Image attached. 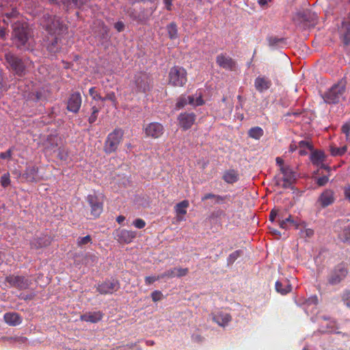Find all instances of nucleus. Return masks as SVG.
I'll use <instances>...</instances> for the list:
<instances>
[{"mask_svg": "<svg viewBox=\"0 0 350 350\" xmlns=\"http://www.w3.org/2000/svg\"><path fill=\"white\" fill-rule=\"evenodd\" d=\"M5 59L8 66L18 76H22L25 72V65L21 58L12 53L5 55Z\"/></svg>", "mask_w": 350, "mask_h": 350, "instance_id": "7", "label": "nucleus"}, {"mask_svg": "<svg viewBox=\"0 0 350 350\" xmlns=\"http://www.w3.org/2000/svg\"><path fill=\"white\" fill-rule=\"evenodd\" d=\"M87 202L90 207V219H96L103 212V204L100 202L96 195H88Z\"/></svg>", "mask_w": 350, "mask_h": 350, "instance_id": "9", "label": "nucleus"}, {"mask_svg": "<svg viewBox=\"0 0 350 350\" xmlns=\"http://www.w3.org/2000/svg\"><path fill=\"white\" fill-rule=\"evenodd\" d=\"M39 169L36 165H29L25 168L24 173L22 175L27 182L29 183H38L42 177L39 175Z\"/></svg>", "mask_w": 350, "mask_h": 350, "instance_id": "16", "label": "nucleus"}, {"mask_svg": "<svg viewBox=\"0 0 350 350\" xmlns=\"http://www.w3.org/2000/svg\"><path fill=\"white\" fill-rule=\"evenodd\" d=\"M136 235V232L126 229H118L114 233L115 238L120 243H130Z\"/></svg>", "mask_w": 350, "mask_h": 350, "instance_id": "14", "label": "nucleus"}, {"mask_svg": "<svg viewBox=\"0 0 350 350\" xmlns=\"http://www.w3.org/2000/svg\"><path fill=\"white\" fill-rule=\"evenodd\" d=\"M82 99L80 93L72 94L67 102V109L72 113H77L81 106Z\"/></svg>", "mask_w": 350, "mask_h": 350, "instance_id": "19", "label": "nucleus"}, {"mask_svg": "<svg viewBox=\"0 0 350 350\" xmlns=\"http://www.w3.org/2000/svg\"><path fill=\"white\" fill-rule=\"evenodd\" d=\"M90 260L92 263H96L98 260V257L94 254H87L86 255V260Z\"/></svg>", "mask_w": 350, "mask_h": 350, "instance_id": "63", "label": "nucleus"}, {"mask_svg": "<svg viewBox=\"0 0 350 350\" xmlns=\"http://www.w3.org/2000/svg\"><path fill=\"white\" fill-rule=\"evenodd\" d=\"M241 250H236L233 252L228 257V263L232 264L239 256H241Z\"/></svg>", "mask_w": 350, "mask_h": 350, "instance_id": "45", "label": "nucleus"}, {"mask_svg": "<svg viewBox=\"0 0 350 350\" xmlns=\"http://www.w3.org/2000/svg\"><path fill=\"white\" fill-rule=\"evenodd\" d=\"M174 269H176V277L178 278L185 276L189 273L187 268L174 267Z\"/></svg>", "mask_w": 350, "mask_h": 350, "instance_id": "51", "label": "nucleus"}, {"mask_svg": "<svg viewBox=\"0 0 350 350\" xmlns=\"http://www.w3.org/2000/svg\"><path fill=\"white\" fill-rule=\"evenodd\" d=\"M144 131L148 137L157 139L163 135L164 127L161 123L151 122L145 127Z\"/></svg>", "mask_w": 350, "mask_h": 350, "instance_id": "15", "label": "nucleus"}, {"mask_svg": "<svg viewBox=\"0 0 350 350\" xmlns=\"http://www.w3.org/2000/svg\"><path fill=\"white\" fill-rule=\"evenodd\" d=\"M227 198H228L227 196H221L216 195V194H214L212 193H208L205 194L202 198V201L204 202L208 199H213V200H215V204H219L224 203Z\"/></svg>", "mask_w": 350, "mask_h": 350, "instance_id": "35", "label": "nucleus"}, {"mask_svg": "<svg viewBox=\"0 0 350 350\" xmlns=\"http://www.w3.org/2000/svg\"><path fill=\"white\" fill-rule=\"evenodd\" d=\"M334 192L332 189L325 190L320 196L319 201L323 207H326L334 203Z\"/></svg>", "mask_w": 350, "mask_h": 350, "instance_id": "20", "label": "nucleus"}, {"mask_svg": "<svg viewBox=\"0 0 350 350\" xmlns=\"http://www.w3.org/2000/svg\"><path fill=\"white\" fill-rule=\"evenodd\" d=\"M293 20L296 25L300 26L303 29H306V15L304 11H299L295 14Z\"/></svg>", "mask_w": 350, "mask_h": 350, "instance_id": "31", "label": "nucleus"}, {"mask_svg": "<svg viewBox=\"0 0 350 350\" xmlns=\"http://www.w3.org/2000/svg\"><path fill=\"white\" fill-rule=\"evenodd\" d=\"M319 171L320 169H318L317 171H314L311 178L314 181L315 184L318 187H323L329 182V175H322L319 176H318Z\"/></svg>", "mask_w": 350, "mask_h": 350, "instance_id": "30", "label": "nucleus"}, {"mask_svg": "<svg viewBox=\"0 0 350 350\" xmlns=\"http://www.w3.org/2000/svg\"><path fill=\"white\" fill-rule=\"evenodd\" d=\"M98 112H99V110L96 107H95V106L92 107V113L88 118V122L90 124H93L94 122H96Z\"/></svg>", "mask_w": 350, "mask_h": 350, "instance_id": "49", "label": "nucleus"}, {"mask_svg": "<svg viewBox=\"0 0 350 350\" xmlns=\"http://www.w3.org/2000/svg\"><path fill=\"white\" fill-rule=\"evenodd\" d=\"M281 173L283 176L276 181V184L282 188L287 189L291 187L295 180V174L291 167H282Z\"/></svg>", "mask_w": 350, "mask_h": 350, "instance_id": "10", "label": "nucleus"}, {"mask_svg": "<svg viewBox=\"0 0 350 350\" xmlns=\"http://www.w3.org/2000/svg\"><path fill=\"white\" fill-rule=\"evenodd\" d=\"M341 239L343 242H350V224L343 229Z\"/></svg>", "mask_w": 350, "mask_h": 350, "instance_id": "47", "label": "nucleus"}, {"mask_svg": "<svg viewBox=\"0 0 350 350\" xmlns=\"http://www.w3.org/2000/svg\"><path fill=\"white\" fill-rule=\"evenodd\" d=\"M161 280V278H159V275L157 276H146L145 278V282L146 284L150 285L154 282L157 280Z\"/></svg>", "mask_w": 350, "mask_h": 350, "instance_id": "55", "label": "nucleus"}, {"mask_svg": "<svg viewBox=\"0 0 350 350\" xmlns=\"http://www.w3.org/2000/svg\"><path fill=\"white\" fill-rule=\"evenodd\" d=\"M189 206V202L187 200H184L176 204L174 206V211L176 214L178 221L184 220L183 216L187 214V208Z\"/></svg>", "mask_w": 350, "mask_h": 350, "instance_id": "24", "label": "nucleus"}, {"mask_svg": "<svg viewBox=\"0 0 350 350\" xmlns=\"http://www.w3.org/2000/svg\"><path fill=\"white\" fill-rule=\"evenodd\" d=\"M187 100L188 104L194 107L201 106L204 104L201 92H196L195 95L188 96Z\"/></svg>", "mask_w": 350, "mask_h": 350, "instance_id": "32", "label": "nucleus"}, {"mask_svg": "<svg viewBox=\"0 0 350 350\" xmlns=\"http://www.w3.org/2000/svg\"><path fill=\"white\" fill-rule=\"evenodd\" d=\"M345 198L350 202V185H346L343 187Z\"/></svg>", "mask_w": 350, "mask_h": 350, "instance_id": "57", "label": "nucleus"}, {"mask_svg": "<svg viewBox=\"0 0 350 350\" xmlns=\"http://www.w3.org/2000/svg\"><path fill=\"white\" fill-rule=\"evenodd\" d=\"M308 149L312 150L310 156V159L314 165L319 167V169H325L329 172V167L324 164L325 159V154L323 150H313L312 146L308 141Z\"/></svg>", "mask_w": 350, "mask_h": 350, "instance_id": "8", "label": "nucleus"}, {"mask_svg": "<svg viewBox=\"0 0 350 350\" xmlns=\"http://www.w3.org/2000/svg\"><path fill=\"white\" fill-rule=\"evenodd\" d=\"M341 38L345 45H350V22L343 23Z\"/></svg>", "mask_w": 350, "mask_h": 350, "instance_id": "33", "label": "nucleus"}, {"mask_svg": "<svg viewBox=\"0 0 350 350\" xmlns=\"http://www.w3.org/2000/svg\"><path fill=\"white\" fill-rule=\"evenodd\" d=\"M92 237L90 235H86L85 237H79L77 239V245L78 247H83V246L92 243Z\"/></svg>", "mask_w": 350, "mask_h": 350, "instance_id": "40", "label": "nucleus"}, {"mask_svg": "<svg viewBox=\"0 0 350 350\" xmlns=\"http://www.w3.org/2000/svg\"><path fill=\"white\" fill-rule=\"evenodd\" d=\"M275 286L276 291L282 295H286L290 293L292 290L291 284H290L289 280L287 279L278 280L275 282Z\"/></svg>", "mask_w": 350, "mask_h": 350, "instance_id": "25", "label": "nucleus"}, {"mask_svg": "<svg viewBox=\"0 0 350 350\" xmlns=\"http://www.w3.org/2000/svg\"><path fill=\"white\" fill-rule=\"evenodd\" d=\"M10 176L9 172L3 174L0 178V184L3 188L8 187L10 185Z\"/></svg>", "mask_w": 350, "mask_h": 350, "instance_id": "43", "label": "nucleus"}, {"mask_svg": "<svg viewBox=\"0 0 350 350\" xmlns=\"http://www.w3.org/2000/svg\"><path fill=\"white\" fill-rule=\"evenodd\" d=\"M216 63L221 68L226 70H234L236 68V62L230 56L220 53L216 57Z\"/></svg>", "mask_w": 350, "mask_h": 350, "instance_id": "13", "label": "nucleus"}, {"mask_svg": "<svg viewBox=\"0 0 350 350\" xmlns=\"http://www.w3.org/2000/svg\"><path fill=\"white\" fill-rule=\"evenodd\" d=\"M103 99H104V101L105 100H110L112 102L113 106L116 107L117 105V99L116 96V94L113 92H107L105 95V96L103 97Z\"/></svg>", "mask_w": 350, "mask_h": 350, "instance_id": "46", "label": "nucleus"}, {"mask_svg": "<svg viewBox=\"0 0 350 350\" xmlns=\"http://www.w3.org/2000/svg\"><path fill=\"white\" fill-rule=\"evenodd\" d=\"M279 215H282L281 213H279V211L273 209L271 211L269 214V220L273 222L275 221L276 217H278V218L279 219Z\"/></svg>", "mask_w": 350, "mask_h": 350, "instance_id": "56", "label": "nucleus"}, {"mask_svg": "<svg viewBox=\"0 0 350 350\" xmlns=\"http://www.w3.org/2000/svg\"><path fill=\"white\" fill-rule=\"evenodd\" d=\"M299 148H300V149L299 150V154L302 155V156L306 155V151L305 150L304 146L306 145V142L304 140H302L299 142Z\"/></svg>", "mask_w": 350, "mask_h": 350, "instance_id": "59", "label": "nucleus"}, {"mask_svg": "<svg viewBox=\"0 0 350 350\" xmlns=\"http://www.w3.org/2000/svg\"><path fill=\"white\" fill-rule=\"evenodd\" d=\"M346 79L345 78L340 79L323 93V99L327 104L338 103L346 92Z\"/></svg>", "mask_w": 350, "mask_h": 350, "instance_id": "3", "label": "nucleus"}, {"mask_svg": "<svg viewBox=\"0 0 350 350\" xmlns=\"http://www.w3.org/2000/svg\"><path fill=\"white\" fill-rule=\"evenodd\" d=\"M168 37L170 40H175L178 38V27L176 23L172 22L166 26Z\"/></svg>", "mask_w": 350, "mask_h": 350, "instance_id": "36", "label": "nucleus"}, {"mask_svg": "<svg viewBox=\"0 0 350 350\" xmlns=\"http://www.w3.org/2000/svg\"><path fill=\"white\" fill-rule=\"evenodd\" d=\"M196 115L194 113H182L178 117L179 124L183 130L190 129L194 124L196 120Z\"/></svg>", "mask_w": 350, "mask_h": 350, "instance_id": "18", "label": "nucleus"}, {"mask_svg": "<svg viewBox=\"0 0 350 350\" xmlns=\"http://www.w3.org/2000/svg\"><path fill=\"white\" fill-rule=\"evenodd\" d=\"M342 132L345 134L346 137L348 138L350 132V122H345L341 128Z\"/></svg>", "mask_w": 350, "mask_h": 350, "instance_id": "54", "label": "nucleus"}, {"mask_svg": "<svg viewBox=\"0 0 350 350\" xmlns=\"http://www.w3.org/2000/svg\"><path fill=\"white\" fill-rule=\"evenodd\" d=\"M222 178L226 183L233 184L238 181L239 175L237 170L230 169L224 172Z\"/></svg>", "mask_w": 350, "mask_h": 350, "instance_id": "28", "label": "nucleus"}, {"mask_svg": "<svg viewBox=\"0 0 350 350\" xmlns=\"http://www.w3.org/2000/svg\"><path fill=\"white\" fill-rule=\"evenodd\" d=\"M103 317L100 311L89 312L80 316V319L85 322L96 323L100 321Z\"/></svg>", "mask_w": 350, "mask_h": 350, "instance_id": "23", "label": "nucleus"}, {"mask_svg": "<svg viewBox=\"0 0 350 350\" xmlns=\"http://www.w3.org/2000/svg\"><path fill=\"white\" fill-rule=\"evenodd\" d=\"M213 320L219 326L224 327L231 321V316L227 312H219L213 316Z\"/></svg>", "mask_w": 350, "mask_h": 350, "instance_id": "26", "label": "nucleus"}, {"mask_svg": "<svg viewBox=\"0 0 350 350\" xmlns=\"http://www.w3.org/2000/svg\"><path fill=\"white\" fill-rule=\"evenodd\" d=\"M348 274V269L345 263H340L336 265L330 272L328 276V282L332 285L340 283Z\"/></svg>", "mask_w": 350, "mask_h": 350, "instance_id": "6", "label": "nucleus"}, {"mask_svg": "<svg viewBox=\"0 0 350 350\" xmlns=\"http://www.w3.org/2000/svg\"><path fill=\"white\" fill-rule=\"evenodd\" d=\"M277 222L280 228L286 230L288 228L289 226L292 225L291 224H297L298 221L291 220V215H288V217L286 218H284L283 215H279V219Z\"/></svg>", "mask_w": 350, "mask_h": 350, "instance_id": "34", "label": "nucleus"}, {"mask_svg": "<svg viewBox=\"0 0 350 350\" xmlns=\"http://www.w3.org/2000/svg\"><path fill=\"white\" fill-rule=\"evenodd\" d=\"M120 288V283L116 279H110L98 284L97 291L102 295L112 294Z\"/></svg>", "mask_w": 350, "mask_h": 350, "instance_id": "11", "label": "nucleus"}, {"mask_svg": "<svg viewBox=\"0 0 350 350\" xmlns=\"http://www.w3.org/2000/svg\"><path fill=\"white\" fill-rule=\"evenodd\" d=\"M271 81L265 77H258L254 81V86L257 91L262 92L271 86Z\"/></svg>", "mask_w": 350, "mask_h": 350, "instance_id": "22", "label": "nucleus"}, {"mask_svg": "<svg viewBox=\"0 0 350 350\" xmlns=\"http://www.w3.org/2000/svg\"><path fill=\"white\" fill-rule=\"evenodd\" d=\"M291 220H297L298 222L296 224H291L293 226L295 227V229H300V232H299V238H298V243L297 245H304L306 241V223L304 220L300 218L298 216H293L291 215Z\"/></svg>", "mask_w": 350, "mask_h": 350, "instance_id": "17", "label": "nucleus"}, {"mask_svg": "<svg viewBox=\"0 0 350 350\" xmlns=\"http://www.w3.org/2000/svg\"><path fill=\"white\" fill-rule=\"evenodd\" d=\"M5 282L10 286L15 287L19 290L26 289L30 284L29 280L22 275H10L5 278Z\"/></svg>", "mask_w": 350, "mask_h": 350, "instance_id": "12", "label": "nucleus"}, {"mask_svg": "<svg viewBox=\"0 0 350 350\" xmlns=\"http://www.w3.org/2000/svg\"><path fill=\"white\" fill-rule=\"evenodd\" d=\"M123 134L122 129H116L107 135L104 145V150L107 154L114 152L118 149L122 139Z\"/></svg>", "mask_w": 350, "mask_h": 350, "instance_id": "5", "label": "nucleus"}, {"mask_svg": "<svg viewBox=\"0 0 350 350\" xmlns=\"http://www.w3.org/2000/svg\"><path fill=\"white\" fill-rule=\"evenodd\" d=\"M133 224L134 225V226L138 229H142V228H144L145 226H146V222L144 219H140V218H138V219H136Z\"/></svg>", "mask_w": 350, "mask_h": 350, "instance_id": "52", "label": "nucleus"}, {"mask_svg": "<svg viewBox=\"0 0 350 350\" xmlns=\"http://www.w3.org/2000/svg\"><path fill=\"white\" fill-rule=\"evenodd\" d=\"M114 27L118 32H121L124 29V24L122 21H118L115 23Z\"/></svg>", "mask_w": 350, "mask_h": 350, "instance_id": "60", "label": "nucleus"}, {"mask_svg": "<svg viewBox=\"0 0 350 350\" xmlns=\"http://www.w3.org/2000/svg\"><path fill=\"white\" fill-rule=\"evenodd\" d=\"M275 161H276V163L280 167V172L282 171V167H290L289 165H284V160L282 158H280V157H277L276 159H275Z\"/></svg>", "mask_w": 350, "mask_h": 350, "instance_id": "61", "label": "nucleus"}, {"mask_svg": "<svg viewBox=\"0 0 350 350\" xmlns=\"http://www.w3.org/2000/svg\"><path fill=\"white\" fill-rule=\"evenodd\" d=\"M318 304V297L317 296H312L309 298H308V306L310 304H314L317 305Z\"/></svg>", "mask_w": 350, "mask_h": 350, "instance_id": "62", "label": "nucleus"}, {"mask_svg": "<svg viewBox=\"0 0 350 350\" xmlns=\"http://www.w3.org/2000/svg\"><path fill=\"white\" fill-rule=\"evenodd\" d=\"M3 319L5 322L10 326H16L21 324L23 318L16 312H6Z\"/></svg>", "mask_w": 350, "mask_h": 350, "instance_id": "21", "label": "nucleus"}, {"mask_svg": "<svg viewBox=\"0 0 350 350\" xmlns=\"http://www.w3.org/2000/svg\"><path fill=\"white\" fill-rule=\"evenodd\" d=\"M319 319L329 321V323L327 324L329 332H333L336 328L337 323L334 319H331L330 317H326L325 316H320Z\"/></svg>", "mask_w": 350, "mask_h": 350, "instance_id": "42", "label": "nucleus"}, {"mask_svg": "<svg viewBox=\"0 0 350 350\" xmlns=\"http://www.w3.org/2000/svg\"><path fill=\"white\" fill-rule=\"evenodd\" d=\"M88 1V0H62L63 5L67 10L70 9H79Z\"/></svg>", "mask_w": 350, "mask_h": 350, "instance_id": "29", "label": "nucleus"}, {"mask_svg": "<svg viewBox=\"0 0 350 350\" xmlns=\"http://www.w3.org/2000/svg\"><path fill=\"white\" fill-rule=\"evenodd\" d=\"M12 155V150L8 149L6 152L0 153V158L2 159H10Z\"/></svg>", "mask_w": 350, "mask_h": 350, "instance_id": "58", "label": "nucleus"}, {"mask_svg": "<svg viewBox=\"0 0 350 350\" xmlns=\"http://www.w3.org/2000/svg\"><path fill=\"white\" fill-rule=\"evenodd\" d=\"M163 294L159 291H154L151 293V297L153 301L156 302L161 299Z\"/></svg>", "mask_w": 350, "mask_h": 350, "instance_id": "53", "label": "nucleus"}, {"mask_svg": "<svg viewBox=\"0 0 350 350\" xmlns=\"http://www.w3.org/2000/svg\"><path fill=\"white\" fill-rule=\"evenodd\" d=\"M31 36V29L25 23L17 22L13 25L12 38L18 49H27V42Z\"/></svg>", "mask_w": 350, "mask_h": 350, "instance_id": "2", "label": "nucleus"}, {"mask_svg": "<svg viewBox=\"0 0 350 350\" xmlns=\"http://www.w3.org/2000/svg\"><path fill=\"white\" fill-rule=\"evenodd\" d=\"M341 300L343 304L350 309V290L345 289L341 294Z\"/></svg>", "mask_w": 350, "mask_h": 350, "instance_id": "39", "label": "nucleus"}, {"mask_svg": "<svg viewBox=\"0 0 350 350\" xmlns=\"http://www.w3.org/2000/svg\"><path fill=\"white\" fill-rule=\"evenodd\" d=\"M331 154L333 157H338L343 155L347 150V147L344 146L340 148H337L334 145H331L329 147Z\"/></svg>", "mask_w": 350, "mask_h": 350, "instance_id": "38", "label": "nucleus"}, {"mask_svg": "<svg viewBox=\"0 0 350 350\" xmlns=\"http://www.w3.org/2000/svg\"><path fill=\"white\" fill-rule=\"evenodd\" d=\"M51 243V238L49 235H42L40 237L34 239L31 242V247L35 248H40L43 247H46Z\"/></svg>", "mask_w": 350, "mask_h": 350, "instance_id": "27", "label": "nucleus"}, {"mask_svg": "<svg viewBox=\"0 0 350 350\" xmlns=\"http://www.w3.org/2000/svg\"><path fill=\"white\" fill-rule=\"evenodd\" d=\"M46 29L51 36L49 40L47 50L51 53H56L61 49L62 38L67 33V27L61 22L57 16H49L48 23L46 24ZM49 39H50L49 38Z\"/></svg>", "mask_w": 350, "mask_h": 350, "instance_id": "1", "label": "nucleus"}, {"mask_svg": "<svg viewBox=\"0 0 350 350\" xmlns=\"http://www.w3.org/2000/svg\"><path fill=\"white\" fill-rule=\"evenodd\" d=\"M267 40L270 47H275L280 45V43L284 42L283 38H279L275 36L267 37Z\"/></svg>", "mask_w": 350, "mask_h": 350, "instance_id": "41", "label": "nucleus"}, {"mask_svg": "<svg viewBox=\"0 0 350 350\" xmlns=\"http://www.w3.org/2000/svg\"><path fill=\"white\" fill-rule=\"evenodd\" d=\"M188 104L187 96L181 95L177 100L176 107L181 109Z\"/></svg>", "mask_w": 350, "mask_h": 350, "instance_id": "50", "label": "nucleus"}, {"mask_svg": "<svg viewBox=\"0 0 350 350\" xmlns=\"http://www.w3.org/2000/svg\"><path fill=\"white\" fill-rule=\"evenodd\" d=\"M264 135V131L260 126H254L248 131V136L254 139H259Z\"/></svg>", "mask_w": 350, "mask_h": 350, "instance_id": "37", "label": "nucleus"}, {"mask_svg": "<svg viewBox=\"0 0 350 350\" xmlns=\"http://www.w3.org/2000/svg\"><path fill=\"white\" fill-rule=\"evenodd\" d=\"M187 71L184 68L173 66L169 72L168 83L174 87H183L187 81Z\"/></svg>", "mask_w": 350, "mask_h": 350, "instance_id": "4", "label": "nucleus"}, {"mask_svg": "<svg viewBox=\"0 0 350 350\" xmlns=\"http://www.w3.org/2000/svg\"><path fill=\"white\" fill-rule=\"evenodd\" d=\"M192 339L195 342H200L203 340V337L199 334L193 335Z\"/></svg>", "mask_w": 350, "mask_h": 350, "instance_id": "64", "label": "nucleus"}, {"mask_svg": "<svg viewBox=\"0 0 350 350\" xmlns=\"http://www.w3.org/2000/svg\"><path fill=\"white\" fill-rule=\"evenodd\" d=\"M89 94L94 100L104 101V99H103V96H101L100 94L97 92L95 87H92L91 88H90Z\"/></svg>", "mask_w": 350, "mask_h": 350, "instance_id": "48", "label": "nucleus"}, {"mask_svg": "<svg viewBox=\"0 0 350 350\" xmlns=\"http://www.w3.org/2000/svg\"><path fill=\"white\" fill-rule=\"evenodd\" d=\"M174 277H176V269H174V268L167 270L164 273L159 275V278H161V279H169L173 278Z\"/></svg>", "mask_w": 350, "mask_h": 350, "instance_id": "44", "label": "nucleus"}]
</instances>
